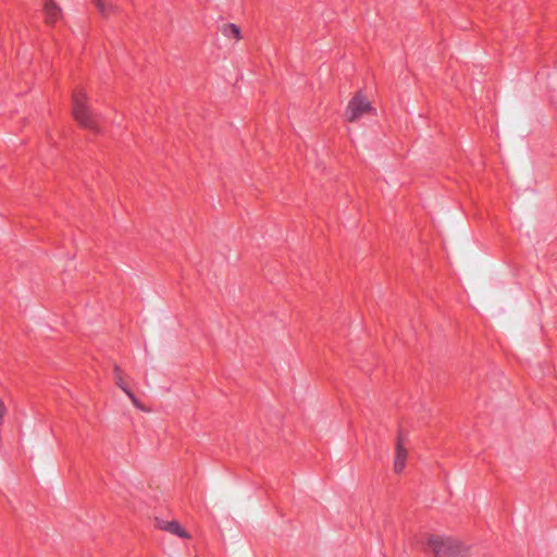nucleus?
Wrapping results in <instances>:
<instances>
[{"label":"nucleus","mask_w":557,"mask_h":557,"mask_svg":"<svg viewBox=\"0 0 557 557\" xmlns=\"http://www.w3.org/2000/svg\"><path fill=\"white\" fill-rule=\"evenodd\" d=\"M424 549L432 557H470L472 545L469 541L445 533L430 532L423 536Z\"/></svg>","instance_id":"f257e3e1"},{"label":"nucleus","mask_w":557,"mask_h":557,"mask_svg":"<svg viewBox=\"0 0 557 557\" xmlns=\"http://www.w3.org/2000/svg\"><path fill=\"white\" fill-rule=\"evenodd\" d=\"M71 115L82 129L91 134L101 132L100 123L89 103L88 91L83 87L74 88L71 94Z\"/></svg>","instance_id":"f03ea898"},{"label":"nucleus","mask_w":557,"mask_h":557,"mask_svg":"<svg viewBox=\"0 0 557 557\" xmlns=\"http://www.w3.org/2000/svg\"><path fill=\"white\" fill-rule=\"evenodd\" d=\"M374 102L366 89H357L347 101L343 119L349 124L358 123L367 115H375Z\"/></svg>","instance_id":"7ed1b4c3"},{"label":"nucleus","mask_w":557,"mask_h":557,"mask_svg":"<svg viewBox=\"0 0 557 557\" xmlns=\"http://www.w3.org/2000/svg\"><path fill=\"white\" fill-rule=\"evenodd\" d=\"M409 458V450L406 446L405 436L398 434L395 441V451L393 459V471L400 474L405 471Z\"/></svg>","instance_id":"20e7f679"},{"label":"nucleus","mask_w":557,"mask_h":557,"mask_svg":"<svg viewBox=\"0 0 557 557\" xmlns=\"http://www.w3.org/2000/svg\"><path fill=\"white\" fill-rule=\"evenodd\" d=\"M153 525L158 530L176 535L182 540L191 539V534L177 520H166L156 517L153 520Z\"/></svg>","instance_id":"39448f33"},{"label":"nucleus","mask_w":557,"mask_h":557,"mask_svg":"<svg viewBox=\"0 0 557 557\" xmlns=\"http://www.w3.org/2000/svg\"><path fill=\"white\" fill-rule=\"evenodd\" d=\"M42 12L45 22L49 25L55 24L62 16V11L53 0H44Z\"/></svg>","instance_id":"423d86ee"},{"label":"nucleus","mask_w":557,"mask_h":557,"mask_svg":"<svg viewBox=\"0 0 557 557\" xmlns=\"http://www.w3.org/2000/svg\"><path fill=\"white\" fill-rule=\"evenodd\" d=\"M222 36L231 41L238 42L243 39L242 28L234 23H225L221 26Z\"/></svg>","instance_id":"0eeeda50"},{"label":"nucleus","mask_w":557,"mask_h":557,"mask_svg":"<svg viewBox=\"0 0 557 557\" xmlns=\"http://www.w3.org/2000/svg\"><path fill=\"white\" fill-rule=\"evenodd\" d=\"M94 5L102 15H109L113 12V5L107 0H91Z\"/></svg>","instance_id":"6e6552de"},{"label":"nucleus","mask_w":557,"mask_h":557,"mask_svg":"<svg viewBox=\"0 0 557 557\" xmlns=\"http://www.w3.org/2000/svg\"><path fill=\"white\" fill-rule=\"evenodd\" d=\"M115 383L116 385L124 391L129 397H132V393L129 391V386L127 382L124 380L122 372L120 370L115 371Z\"/></svg>","instance_id":"1a4fd4ad"},{"label":"nucleus","mask_w":557,"mask_h":557,"mask_svg":"<svg viewBox=\"0 0 557 557\" xmlns=\"http://www.w3.org/2000/svg\"><path fill=\"white\" fill-rule=\"evenodd\" d=\"M7 413H8L7 405L3 400V398L0 396V425L4 422Z\"/></svg>","instance_id":"9d476101"}]
</instances>
